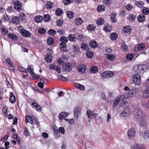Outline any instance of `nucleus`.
Returning <instances> with one entry per match:
<instances>
[{
  "label": "nucleus",
  "instance_id": "f257e3e1",
  "mask_svg": "<svg viewBox=\"0 0 149 149\" xmlns=\"http://www.w3.org/2000/svg\"><path fill=\"white\" fill-rule=\"evenodd\" d=\"M60 40L61 42L59 45L61 49L64 52H67L68 50L66 47V43H67L68 41L67 38H66L65 36H61L60 37Z\"/></svg>",
  "mask_w": 149,
  "mask_h": 149
},
{
  "label": "nucleus",
  "instance_id": "f03ea898",
  "mask_svg": "<svg viewBox=\"0 0 149 149\" xmlns=\"http://www.w3.org/2000/svg\"><path fill=\"white\" fill-rule=\"evenodd\" d=\"M134 114L137 121H140L144 117V115L143 112L140 109H136L134 111Z\"/></svg>",
  "mask_w": 149,
  "mask_h": 149
},
{
  "label": "nucleus",
  "instance_id": "7ed1b4c3",
  "mask_svg": "<svg viewBox=\"0 0 149 149\" xmlns=\"http://www.w3.org/2000/svg\"><path fill=\"white\" fill-rule=\"evenodd\" d=\"M132 78V80L135 84L139 85L141 84V76L139 74H137L134 75Z\"/></svg>",
  "mask_w": 149,
  "mask_h": 149
},
{
  "label": "nucleus",
  "instance_id": "20e7f679",
  "mask_svg": "<svg viewBox=\"0 0 149 149\" xmlns=\"http://www.w3.org/2000/svg\"><path fill=\"white\" fill-rule=\"evenodd\" d=\"M145 66L144 65H136L133 68L134 71L136 72L139 73L141 70L143 71L145 68Z\"/></svg>",
  "mask_w": 149,
  "mask_h": 149
},
{
  "label": "nucleus",
  "instance_id": "39448f33",
  "mask_svg": "<svg viewBox=\"0 0 149 149\" xmlns=\"http://www.w3.org/2000/svg\"><path fill=\"white\" fill-rule=\"evenodd\" d=\"M102 76L105 78H109L113 76V73L112 72L107 71L104 72L102 74Z\"/></svg>",
  "mask_w": 149,
  "mask_h": 149
},
{
  "label": "nucleus",
  "instance_id": "423d86ee",
  "mask_svg": "<svg viewBox=\"0 0 149 149\" xmlns=\"http://www.w3.org/2000/svg\"><path fill=\"white\" fill-rule=\"evenodd\" d=\"M72 65L69 63H66L63 66V68L66 72L70 71L72 69Z\"/></svg>",
  "mask_w": 149,
  "mask_h": 149
},
{
  "label": "nucleus",
  "instance_id": "0eeeda50",
  "mask_svg": "<svg viewBox=\"0 0 149 149\" xmlns=\"http://www.w3.org/2000/svg\"><path fill=\"white\" fill-rule=\"evenodd\" d=\"M124 98V96L122 95L118 96L116 98L113 103V108H114L116 107L119 103L120 101V100L121 98Z\"/></svg>",
  "mask_w": 149,
  "mask_h": 149
},
{
  "label": "nucleus",
  "instance_id": "6e6552de",
  "mask_svg": "<svg viewBox=\"0 0 149 149\" xmlns=\"http://www.w3.org/2000/svg\"><path fill=\"white\" fill-rule=\"evenodd\" d=\"M81 112L80 108L76 107L74 109V114L75 118L77 119L79 116L81 115Z\"/></svg>",
  "mask_w": 149,
  "mask_h": 149
},
{
  "label": "nucleus",
  "instance_id": "1a4fd4ad",
  "mask_svg": "<svg viewBox=\"0 0 149 149\" xmlns=\"http://www.w3.org/2000/svg\"><path fill=\"white\" fill-rule=\"evenodd\" d=\"M20 33L24 37H29L31 36V33L28 31L24 29H21Z\"/></svg>",
  "mask_w": 149,
  "mask_h": 149
},
{
  "label": "nucleus",
  "instance_id": "9d476101",
  "mask_svg": "<svg viewBox=\"0 0 149 149\" xmlns=\"http://www.w3.org/2000/svg\"><path fill=\"white\" fill-rule=\"evenodd\" d=\"M14 8L15 9L18 11H21L22 7V4L20 2L17 1L15 2L14 4Z\"/></svg>",
  "mask_w": 149,
  "mask_h": 149
},
{
  "label": "nucleus",
  "instance_id": "9b49d317",
  "mask_svg": "<svg viewBox=\"0 0 149 149\" xmlns=\"http://www.w3.org/2000/svg\"><path fill=\"white\" fill-rule=\"evenodd\" d=\"M136 134V132L134 129L132 128L130 129L128 132V136L129 139H131Z\"/></svg>",
  "mask_w": 149,
  "mask_h": 149
},
{
  "label": "nucleus",
  "instance_id": "f8f14e48",
  "mask_svg": "<svg viewBox=\"0 0 149 149\" xmlns=\"http://www.w3.org/2000/svg\"><path fill=\"white\" fill-rule=\"evenodd\" d=\"M145 146L142 145L135 144L132 146L131 149H145Z\"/></svg>",
  "mask_w": 149,
  "mask_h": 149
},
{
  "label": "nucleus",
  "instance_id": "ddd939ff",
  "mask_svg": "<svg viewBox=\"0 0 149 149\" xmlns=\"http://www.w3.org/2000/svg\"><path fill=\"white\" fill-rule=\"evenodd\" d=\"M31 105H32L33 107L38 112L41 111L42 110L41 106L35 101L33 102Z\"/></svg>",
  "mask_w": 149,
  "mask_h": 149
},
{
  "label": "nucleus",
  "instance_id": "4468645a",
  "mask_svg": "<svg viewBox=\"0 0 149 149\" xmlns=\"http://www.w3.org/2000/svg\"><path fill=\"white\" fill-rule=\"evenodd\" d=\"M78 70L81 73L84 72L86 70V66L83 64H81L78 65L77 67Z\"/></svg>",
  "mask_w": 149,
  "mask_h": 149
},
{
  "label": "nucleus",
  "instance_id": "2eb2a0df",
  "mask_svg": "<svg viewBox=\"0 0 149 149\" xmlns=\"http://www.w3.org/2000/svg\"><path fill=\"white\" fill-rule=\"evenodd\" d=\"M130 113V111L129 109H125L120 114V116L123 117H128Z\"/></svg>",
  "mask_w": 149,
  "mask_h": 149
},
{
  "label": "nucleus",
  "instance_id": "dca6fc26",
  "mask_svg": "<svg viewBox=\"0 0 149 149\" xmlns=\"http://www.w3.org/2000/svg\"><path fill=\"white\" fill-rule=\"evenodd\" d=\"M143 96L145 98H148L149 97V84L148 85V87L144 91Z\"/></svg>",
  "mask_w": 149,
  "mask_h": 149
},
{
  "label": "nucleus",
  "instance_id": "f3484780",
  "mask_svg": "<svg viewBox=\"0 0 149 149\" xmlns=\"http://www.w3.org/2000/svg\"><path fill=\"white\" fill-rule=\"evenodd\" d=\"M68 115V113L64 112H63L61 113L59 115V119L61 120H62V119L67 117Z\"/></svg>",
  "mask_w": 149,
  "mask_h": 149
},
{
  "label": "nucleus",
  "instance_id": "a211bd4d",
  "mask_svg": "<svg viewBox=\"0 0 149 149\" xmlns=\"http://www.w3.org/2000/svg\"><path fill=\"white\" fill-rule=\"evenodd\" d=\"M146 19L145 17L143 14H140L137 17V20L139 22H142Z\"/></svg>",
  "mask_w": 149,
  "mask_h": 149
},
{
  "label": "nucleus",
  "instance_id": "6ab92c4d",
  "mask_svg": "<svg viewBox=\"0 0 149 149\" xmlns=\"http://www.w3.org/2000/svg\"><path fill=\"white\" fill-rule=\"evenodd\" d=\"M10 97L9 98V100L12 103H14L16 101V99L14 94L13 92L10 93Z\"/></svg>",
  "mask_w": 149,
  "mask_h": 149
},
{
  "label": "nucleus",
  "instance_id": "aec40b11",
  "mask_svg": "<svg viewBox=\"0 0 149 149\" xmlns=\"http://www.w3.org/2000/svg\"><path fill=\"white\" fill-rule=\"evenodd\" d=\"M43 20L42 17L40 15H38L35 17L34 18V21L37 23L41 22Z\"/></svg>",
  "mask_w": 149,
  "mask_h": 149
},
{
  "label": "nucleus",
  "instance_id": "412c9836",
  "mask_svg": "<svg viewBox=\"0 0 149 149\" xmlns=\"http://www.w3.org/2000/svg\"><path fill=\"white\" fill-rule=\"evenodd\" d=\"M90 45L91 47L95 48L98 46V44L95 41L92 40L91 41Z\"/></svg>",
  "mask_w": 149,
  "mask_h": 149
},
{
  "label": "nucleus",
  "instance_id": "4be33fe9",
  "mask_svg": "<svg viewBox=\"0 0 149 149\" xmlns=\"http://www.w3.org/2000/svg\"><path fill=\"white\" fill-rule=\"evenodd\" d=\"M136 18V16L135 15L131 14L129 15L128 19L130 22H132Z\"/></svg>",
  "mask_w": 149,
  "mask_h": 149
},
{
  "label": "nucleus",
  "instance_id": "5701e85b",
  "mask_svg": "<svg viewBox=\"0 0 149 149\" xmlns=\"http://www.w3.org/2000/svg\"><path fill=\"white\" fill-rule=\"evenodd\" d=\"M53 6V3L50 1H47L45 6V7L48 9H51Z\"/></svg>",
  "mask_w": 149,
  "mask_h": 149
},
{
  "label": "nucleus",
  "instance_id": "b1692460",
  "mask_svg": "<svg viewBox=\"0 0 149 149\" xmlns=\"http://www.w3.org/2000/svg\"><path fill=\"white\" fill-rule=\"evenodd\" d=\"M45 59L47 62H51L52 61V55L49 54H46L45 56Z\"/></svg>",
  "mask_w": 149,
  "mask_h": 149
},
{
  "label": "nucleus",
  "instance_id": "393cba45",
  "mask_svg": "<svg viewBox=\"0 0 149 149\" xmlns=\"http://www.w3.org/2000/svg\"><path fill=\"white\" fill-rule=\"evenodd\" d=\"M116 56L113 54H108L107 55V58L110 61H112L115 59Z\"/></svg>",
  "mask_w": 149,
  "mask_h": 149
},
{
  "label": "nucleus",
  "instance_id": "a878e982",
  "mask_svg": "<svg viewBox=\"0 0 149 149\" xmlns=\"http://www.w3.org/2000/svg\"><path fill=\"white\" fill-rule=\"evenodd\" d=\"M51 17L48 14L44 15L43 17V19L45 22H49L51 20Z\"/></svg>",
  "mask_w": 149,
  "mask_h": 149
},
{
  "label": "nucleus",
  "instance_id": "bb28decb",
  "mask_svg": "<svg viewBox=\"0 0 149 149\" xmlns=\"http://www.w3.org/2000/svg\"><path fill=\"white\" fill-rule=\"evenodd\" d=\"M130 27L129 26H125L124 27L123 29V31L125 33H126L127 34H129L131 31Z\"/></svg>",
  "mask_w": 149,
  "mask_h": 149
},
{
  "label": "nucleus",
  "instance_id": "cd10ccee",
  "mask_svg": "<svg viewBox=\"0 0 149 149\" xmlns=\"http://www.w3.org/2000/svg\"><path fill=\"white\" fill-rule=\"evenodd\" d=\"M12 21L14 24H18L19 23V18L18 17H14L12 19Z\"/></svg>",
  "mask_w": 149,
  "mask_h": 149
},
{
  "label": "nucleus",
  "instance_id": "c85d7f7f",
  "mask_svg": "<svg viewBox=\"0 0 149 149\" xmlns=\"http://www.w3.org/2000/svg\"><path fill=\"white\" fill-rule=\"evenodd\" d=\"M105 7L103 5H99L98 6L97 10L98 12H101L105 10Z\"/></svg>",
  "mask_w": 149,
  "mask_h": 149
},
{
  "label": "nucleus",
  "instance_id": "c756f323",
  "mask_svg": "<svg viewBox=\"0 0 149 149\" xmlns=\"http://www.w3.org/2000/svg\"><path fill=\"white\" fill-rule=\"evenodd\" d=\"M83 22V20L81 18H77L75 21V24L77 25H80Z\"/></svg>",
  "mask_w": 149,
  "mask_h": 149
},
{
  "label": "nucleus",
  "instance_id": "7c9ffc66",
  "mask_svg": "<svg viewBox=\"0 0 149 149\" xmlns=\"http://www.w3.org/2000/svg\"><path fill=\"white\" fill-rule=\"evenodd\" d=\"M116 15V13H113L110 15V17L111 20L114 23L117 22V20L115 19V17Z\"/></svg>",
  "mask_w": 149,
  "mask_h": 149
},
{
  "label": "nucleus",
  "instance_id": "2f4dec72",
  "mask_svg": "<svg viewBox=\"0 0 149 149\" xmlns=\"http://www.w3.org/2000/svg\"><path fill=\"white\" fill-rule=\"evenodd\" d=\"M140 121L139 124L140 126L142 127H146L147 124V122L143 119V118L140 121Z\"/></svg>",
  "mask_w": 149,
  "mask_h": 149
},
{
  "label": "nucleus",
  "instance_id": "473e14b6",
  "mask_svg": "<svg viewBox=\"0 0 149 149\" xmlns=\"http://www.w3.org/2000/svg\"><path fill=\"white\" fill-rule=\"evenodd\" d=\"M87 28L88 30L93 31L95 29L96 27L93 24H91L87 26Z\"/></svg>",
  "mask_w": 149,
  "mask_h": 149
},
{
  "label": "nucleus",
  "instance_id": "72a5a7b5",
  "mask_svg": "<svg viewBox=\"0 0 149 149\" xmlns=\"http://www.w3.org/2000/svg\"><path fill=\"white\" fill-rule=\"evenodd\" d=\"M74 86L76 87L79 89L80 90H83L85 89L84 86L81 85L79 84L75 83L74 84Z\"/></svg>",
  "mask_w": 149,
  "mask_h": 149
},
{
  "label": "nucleus",
  "instance_id": "f704fd0d",
  "mask_svg": "<svg viewBox=\"0 0 149 149\" xmlns=\"http://www.w3.org/2000/svg\"><path fill=\"white\" fill-rule=\"evenodd\" d=\"M68 38L71 41L74 42L76 41V38L74 37V35L72 34H70L68 37Z\"/></svg>",
  "mask_w": 149,
  "mask_h": 149
},
{
  "label": "nucleus",
  "instance_id": "c9c22d12",
  "mask_svg": "<svg viewBox=\"0 0 149 149\" xmlns=\"http://www.w3.org/2000/svg\"><path fill=\"white\" fill-rule=\"evenodd\" d=\"M110 37L111 40H116L117 38V34L116 33H113L111 34Z\"/></svg>",
  "mask_w": 149,
  "mask_h": 149
},
{
  "label": "nucleus",
  "instance_id": "e433bc0d",
  "mask_svg": "<svg viewBox=\"0 0 149 149\" xmlns=\"http://www.w3.org/2000/svg\"><path fill=\"white\" fill-rule=\"evenodd\" d=\"M120 106L123 107V108L125 109H128L127 108L129 106L128 103L127 102H122L120 104Z\"/></svg>",
  "mask_w": 149,
  "mask_h": 149
},
{
  "label": "nucleus",
  "instance_id": "4c0bfd02",
  "mask_svg": "<svg viewBox=\"0 0 149 149\" xmlns=\"http://www.w3.org/2000/svg\"><path fill=\"white\" fill-rule=\"evenodd\" d=\"M87 114L88 117L91 119L93 118L94 113L91 110H88L87 111Z\"/></svg>",
  "mask_w": 149,
  "mask_h": 149
},
{
  "label": "nucleus",
  "instance_id": "58836bf2",
  "mask_svg": "<svg viewBox=\"0 0 149 149\" xmlns=\"http://www.w3.org/2000/svg\"><path fill=\"white\" fill-rule=\"evenodd\" d=\"M145 47V45L143 43L140 44L138 45L137 47L138 50H143Z\"/></svg>",
  "mask_w": 149,
  "mask_h": 149
},
{
  "label": "nucleus",
  "instance_id": "ea45409f",
  "mask_svg": "<svg viewBox=\"0 0 149 149\" xmlns=\"http://www.w3.org/2000/svg\"><path fill=\"white\" fill-rule=\"evenodd\" d=\"M66 14L67 17L70 19H72L74 17L73 13L71 11H67Z\"/></svg>",
  "mask_w": 149,
  "mask_h": 149
},
{
  "label": "nucleus",
  "instance_id": "a19ab883",
  "mask_svg": "<svg viewBox=\"0 0 149 149\" xmlns=\"http://www.w3.org/2000/svg\"><path fill=\"white\" fill-rule=\"evenodd\" d=\"M96 22L98 25H102L104 23V19L102 18H100L97 20Z\"/></svg>",
  "mask_w": 149,
  "mask_h": 149
},
{
  "label": "nucleus",
  "instance_id": "79ce46f5",
  "mask_svg": "<svg viewBox=\"0 0 149 149\" xmlns=\"http://www.w3.org/2000/svg\"><path fill=\"white\" fill-rule=\"evenodd\" d=\"M54 40L52 38H49L47 39V42L49 45H52L54 43Z\"/></svg>",
  "mask_w": 149,
  "mask_h": 149
},
{
  "label": "nucleus",
  "instance_id": "37998d69",
  "mask_svg": "<svg viewBox=\"0 0 149 149\" xmlns=\"http://www.w3.org/2000/svg\"><path fill=\"white\" fill-rule=\"evenodd\" d=\"M38 31L39 34H43L46 33V31L44 28H41L38 29Z\"/></svg>",
  "mask_w": 149,
  "mask_h": 149
},
{
  "label": "nucleus",
  "instance_id": "c03bdc74",
  "mask_svg": "<svg viewBox=\"0 0 149 149\" xmlns=\"http://www.w3.org/2000/svg\"><path fill=\"white\" fill-rule=\"evenodd\" d=\"M90 71L93 73H96L98 71L97 68L95 66H92L90 68Z\"/></svg>",
  "mask_w": 149,
  "mask_h": 149
},
{
  "label": "nucleus",
  "instance_id": "a18cd8bd",
  "mask_svg": "<svg viewBox=\"0 0 149 149\" xmlns=\"http://www.w3.org/2000/svg\"><path fill=\"white\" fill-rule=\"evenodd\" d=\"M8 37L11 39L14 40H17L18 39V37L16 36L11 33H9L8 34Z\"/></svg>",
  "mask_w": 149,
  "mask_h": 149
},
{
  "label": "nucleus",
  "instance_id": "49530a36",
  "mask_svg": "<svg viewBox=\"0 0 149 149\" xmlns=\"http://www.w3.org/2000/svg\"><path fill=\"white\" fill-rule=\"evenodd\" d=\"M111 0H104L103 3L105 6H108L111 4Z\"/></svg>",
  "mask_w": 149,
  "mask_h": 149
},
{
  "label": "nucleus",
  "instance_id": "de8ad7c7",
  "mask_svg": "<svg viewBox=\"0 0 149 149\" xmlns=\"http://www.w3.org/2000/svg\"><path fill=\"white\" fill-rule=\"evenodd\" d=\"M63 13V11L60 8L57 9L55 11L56 15L58 16H60Z\"/></svg>",
  "mask_w": 149,
  "mask_h": 149
},
{
  "label": "nucleus",
  "instance_id": "09e8293b",
  "mask_svg": "<svg viewBox=\"0 0 149 149\" xmlns=\"http://www.w3.org/2000/svg\"><path fill=\"white\" fill-rule=\"evenodd\" d=\"M19 17L22 20L24 21L25 20L26 17L24 14L22 13H20L19 15Z\"/></svg>",
  "mask_w": 149,
  "mask_h": 149
},
{
  "label": "nucleus",
  "instance_id": "8fccbe9b",
  "mask_svg": "<svg viewBox=\"0 0 149 149\" xmlns=\"http://www.w3.org/2000/svg\"><path fill=\"white\" fill-rule=\"evenodd\" d=\"M136 4L139 7H143V6L144 3L142 1H136Z\"/></svg>",
  "mask_w": 149,
  "mask_h": 149
},
{
  "label": "nucleus",
  "instance_id": "3c124183",
  "mask_svg": "<svg viewBox=\"0 0 149 149\" xmlns=\"http://www.w3.org/2000/svg\"><path fill=\"white\" fill-rule=\"evenodd\" d=\"M56 32L55 30L53 29H50L48 31V33L50 35L53 36L56 34Z\"/></svg>",
  "mask_w": 149,
  "mask_h": 149
},
{
  "label": "nucleus",
  "instance_id": "603ef678",
  "mask_svg": "<svg viewBox=\"0 0 149 149\" xmlns=\"http://www.w3.org/2000/svg\"><path fill=\"white\" fill-rule=\"evenodd\" d=\"M27 71L30 73L31 75H33V74L34 71L33 69L30 66H29L27 69Z\"/></svg>",
  "mask_w": 149,
  "mask_h": 149
},
{
  "label": "nucleus",
  "instance_id": "864d4df0",
  "mask_svg": "<svg viewBox=\"0 0 149 149\" xmlns=\"http://www.w3.org/2000/svg\"><path fill=\"white\" fill-rule=\"evenodd\" d=\"M73 49L74 51L78 52L79 51V46L77 45H73Z\"/></svg>",
  "mask_w": 149,
  "mask_h": 149
},
{
  "label": "nucleus",
  "instance_id": "5fc2aeb1",
  "mask_svg": "<svg viewBox=\"0 0 149 149\" xmlns=\"http://www.w3.org/2000/svg\"><path fill=\"white\" fill-rule=\"evenodd\" d=\"M142 11L143 14L147 15L149 13V8H143Z\"/></svg>",
  "mask_w": 149,
  "mask_h": 149
},
{
  "label": "nucleus",
  "instance_id": "6e6d98bb",
  "mask_svg": "<svg viewBox=\"0 0 149 149\" xmlns=\"http://www.w3.org/2000/svg\"><path fill=\"white\" fill-rule=\"evenodd\" d=\"M144 137L145 139H149V130L145 132L144 134Z\"/></svg>",
  "mask_w": 149,
  "mask_h": 149
},
{
  "label": "nucleus",
  "instance_id": "4d7b16f0",
  "mask_svg": "<svg viewBox=\"0 0 149 149\" xmlns=\"http://www.w3.org/2000/svg\"><path fill=\"white\" fill-rule=\"evenodd\" d=\"M93 53L92 52H88L86 54L87 56L89 58H91L93 56Z\"/></svg>",
  "mask_w": 149,
  "mask_h": 149
},
{
  "label": "nucleus",
  "instance_id": "13d9d810",
  "mask_svg": "<svg viewBox=\"0 0 149 149\" xmlns=\"http://www.w3.org/2000/svg\"><path fill=\"white\" fill-rule=\"evenodd\" d=\"M24 134L26 136H30L29 132L27 128L25 127L24 131Z\"/></svg>",
  "mask_w": 149,
  "mask_h": 149
},
{
  "label": "nucleus",
  "instance_id": "bf43d9fd",
  "mask_svg": "<svg viewBox=\"0 0 149 149\" xmlns=\"http://www.w3.org/2000/svg\"><path fill=\"white\" fill-rule=\"evenodd\" d=\"M104 30L107 32H110L111 31V27L110 26H107L104 27Z\"/></svg>",
  "mask_w": 149,
  "mask_h": 149
},
{
  "label": "nucleus",
  "instance_id": "052dcab7",
  "mask_svg": "<svg viewBox=\"0 0 149 149\" xmlns=\"http://www.w3.org/2000/svg\"><path fill=\"white\" fill-rule=\"evenodd\" d=\"M76 36V39H77L79 41H81L83 38V36L81 34H77Z\"/></svg>",
  "mask_w": 149,
  "mask_h": 149
},
{
  "label": "nucleus",
  "instance_id": "680f3d73",
  "mask_svg": "<svg viewBox=\"0 0 149 149\" xmlns=\"http://www.w3.org/2000/svg\"><path fill=\"white\" fill-rule=\"evenodd\" d=\"M134 58V55L132 54H128L126 56V58L127 60L130 61L133 59Z\"/></svg>",
  "mask_w": 149,
  "mask_h": 149
},
{
  "label": "nucleus",
  "instance_id": "e2e57ef3",
  "mask_svg": "<svg viewBox=\"0 0 149 149\" xmlns=\"http://www.w3.org/2000/svg\"><path fill=\"white\" fill-rule=\"evenodd\" d=\"M73 0H64L63 3L64 5H68L69 4L72 3Z\"/></svg>",
  "mask_w": 149,
  "mask_h": 149
},
{
  "label": "nucleus",
  "instance_id": "0e129e2a",
  "mask_svg": "<svg viewBox=\"0 0 149 149\" xmlns=\"http://www.w3.org/2000/svg\"><path fill=\"white\" fill-rule=\"evenodd\" d=\"M63 20L58 19L57 20L56 22L57 25L58 26H61L63 24Z\"/></svg>",
  "mask_w": 149,
  "mask_h": 149
},
{
  "label": "nucleus",
  "instance_id": "69168bd1",
  "mask_svg": "<svg viewBox=\"0 0 149 149\" xmlns=\"http://www.w3.org/2000/svg\"><path fill=\"white\" fill-rule=\"evenodd\" d=\"M81 48L85 50H87L88 49L87 46L84 43L81 44Z\"/></svg>",
  "mask_w": 149,
  "mask_h": 149
},
{
  "label": "nucleus",
  "instance_id": "338daca9",
  "mask_svg": "<svg viewBox=\"0 0 149 149\" xmlns=\"http://www.w3.org/2000/svg\"><path fill=\"white\" fill-rule=\"evenodd\" d=\"M58 131L59 133L61 132V133L62 134H64L65 132L64 128L63 127H60L59 128Z\"/></svg>",
  "mask_w": 149,
  "mask_h": 149
},
{
  "label": "nucleus",
  "instance_id": "774afa93",
  "mask_svg": "<svg viewBox=\"0 0 149 149\" xmlns=\"http://www.w3.org/2000/svg\"><path fill=\"white\" fill-rule=\"evenodd\" d=\"M143 106L146 108H149V101L144 102L143 104Z\"/></svg>",
  "mask_w": 149,
  "mask_h": 149
}]
</instances>
